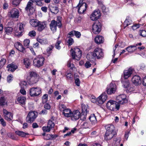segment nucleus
Returning a JSON list of instances; mask_svg holds the SVG:
<instances>
[{"instance_id": "1", "label": "nucleus", "mask_w": 146, "mask_h": 146, "mask_svg": "<svg viewBox=\"0 0 146 146\" xmlns=\"http://www.w3.org/2000/svg\"><path fill=\"white\" fill-rule=\"evenodd\" d=\"M61 21V18L60 16H58L56 21L52 20L50 25L51 30L53 32H55L57 30V26L59 28H61L62 26Z\"/></svg>"}, {"instance_id": "2", "label": "nucleus", "mask_w": 146, "mask_h": 146, "mask_svg": "<svg viewBox=\"0 0 146 146\" xmlns=\"http://www.w3.org/2000/svg\"><path fill=\"white\" fill-rule=\"evenodd\" d=\"M119 105L117 102L110 100L106 104L107 108L110 110L114 111L119 110Z\"/></svg>"}, {"instance_id": "3", "label": "nucleus", "mask_w": 146, "mask_h": 146, "mask_svg": "<svg viewBox=\"0 0 146 146\" xmlns=\"http://www.w3.org/2000/svg\"><path fill=\"white\" fill-rule=\"evenodd\" d=\"M70 52L73 59L79 60L81 58L82 55L81 51L78 48H75L71 50Z\"/></svg>"}, {"instance_id": "4", "label": "nucleus", "mask_w": 146, "mask_h": 146, "mask_svg": "<svg viewBox=\"0 0 146 146\" xmlns=\"http://www.w3.org/2000/svg\"><path fill=\"white\" fill-rule=\"evenodd\" d=\"M30 76L28 77L27 80L29 83L32 85L36 83L38 81V75L36 72H31Z\"/></svg>"}, {"instance_id": "5", "label": "nucleus", "mask_w": 146, "mask_h": 146, "mask_svg": "<svg viewBox=\"0 0 146 146\" xmlns=\"http://www.w3.org/2000/svg\"><path fill=\"white\" fill-rule=\"evenodd\" d=\"M107 99V96L106 93H103L101 95L97 98V99L92 98L91 99V101L93 103H98L100 104H102Z\"/></svg>"}, {"instance_id": "6", "label": "nucleus", "mask_w": 146, "mask_h": 146, "mask_svg": "<svg viewBox=\"0 0 146 146\" xmlns=\"http://www.w3.org/2000/svg\"><path fill=\"white\" fill-rule=\"evenodd\" d=\"M92 55L94 58H96L98 59H100L103 58L104 54L102 49L99 48H97L94 50L92 54Z\"/></svg>"}, {"instance_id": "7", "label": "nucleus", "mask_w": 146, "mask_h": 146, "mask_svg": "<svg viewBox=\"0 0 146 146\" xmlns=\"http://www.w3.org/2000/svg\"><path fill=\"white\" fill-rule=\"evenodd\" d=\"M30 95L31 97L38 96L41 93V89L39 87H32L29 90Z\"/></svg>"}, {"instance_id": "8", "label": "nucleus", "mask_w": 146, "mask_h": 146, "mask_svg": "<svg viewBox=\"0 0 146 146\" xmlns=\"http://www.w3.org/2000/svg\"><path fill=\"white\" fill-rule=\"evenodd\" d=\"M44 59V58L42 56L35 58L33 61L34 65L38 68L42 66L43 65Z\"/></svg>"}, {"instance_id": "9", "label": "nucleus", "mask_w": 146, "mask_h": 146, "mask_svg": "<svg viewBox=\"0 0 146 146\" xmlns=\"http://www.w3.org/2000/svg\"><path fill=\"white\" fill-rule=\"evenodd\" d=\"M37 115V112L32 111L29 112L26 117V121L28 123H31L33 122Z\"/></svg>"}, {"instance_id": "10", "label": "nucleus", "mask_w": 146, "mask_h": 146, "mask_svg": "<svg viewBox=\"0 0 146 146\" xmlns=\"http://www.w3.org/2000/svg\"><path fill=\"white\" fill-rule=\"evenodd\" d=\"M76 7L78 8V12L79 13L83 14L86 10L87 5L86 3L83 2V0H80L79 3Z\"/></svg>"}, {"instance_id": "11", "label": "nucleus", "mask_w": 146, "mask_h": 146, "mask_svg": "<svg viewBox=\"0 0 146 146\" xmlns=\"http://www.w3.org/2000/svg\"><path fill=\"white\" fill-rule=\"evenodd\" d=\"M101 23L99 22H96L92 25V31L95 34H98L101 31Z\"/></svg>"}, {"instance_id": "12", "label": "nucleus", "mask_w": 146, "mask_h": 146, "mask_svg": "<svg viewBox=\"0 0 146 146\" xmlns=\"http://www.w3.org/2000/svg\"><path fill=\"white\" fill-rule=\"evenodd\" d=\"M116 90V87L114 82L110 83L107 88V92L109 94H111L115 93Z\"/></svg>"}, {"instance_id": "13", "label": "nucleus", "mask_w": 146, "mask_h": 146, "mask_svg": "<svg viewBox=\"0 0 146 146\" xmlns=\"http://www.w3.org/2000/svg\"><path fill=\"white\" fill-rule=\"evenodd\" d=\"M126 96L124 94H121L118 96L116 98V100L117 102L119 104V106L120 105H123L127 102V100L126 99Z\"/></svg>"}, {"instance_id": "14", "label": "nucleus", "mask_w": 146, "mask_h": 146, "mask_svg": "<svg viewBox=\"0 0 146 146\" xmlns=\"http://www.w3.org/2000/svg\"><path fill=\"white\" fill-rule=\"evenodd\" d=\"M3 112L5 119L8 121H10L12 120L13 116L12 113L4 109H3Z\"/></svg>"}, {"instance_id": "15", "label": "nucleus", "mask_w": 146, "mask_h": 146, "mask_svg": "<svg viewBox=\"0 0 146 146\" xmlns=\"http://www.w3.org/2000/svg\"><path fill=\"white\" fill-rule=\"evenodd\" d=\"M80 116V113L79 111L76 110L72 112L70 117L72 120L75 121L78 119Z\"/></svg>"}, {"instance_id": "16", "label": "nucleus", "mask_w": 146, "mask_h": 146, "mask_svg": "<svg viewBox=\"0 0 146 146\" xmlns=\"http://www.w3.org/2000/svg\"><path fill=\"white\" fill-rule=\"evenodd\" d=\"M101 16L100 12L98 11L95 10L90 16V18L92 21H95L99 18Z\"/></svg>"}, {"instance_id": "17", "label": "nucleus", "mask_w": 146, "mask_h": 146, "mask_svg": "<svg viewBox=\"0 0 146 146\" xmlns=\"http://www.w3.org/2000/svg\"><path fill=\"white\" fill-rule=\"evenodd\" d=\"M9 13H10V16L12 18H18L19 16L18 10L15 8L11 10Z\"/></svg>"}, {"instance_id": "18", "label": "nucleus", "mask_w": 146, "mask_h": 146, "mask_svg": "<svg viewBox=\"0 0 146 146\" xmlns=\"http://www.w3.org/2000/svg\"><path fill=\"white\" fill-rule=\"evenodd\" d=\"M134 71V69L131 68H129L127 70H124L123 72L124 78L127 79L130 77Z\"/></svg>"}, {"instance_id": "19", "label": "nucleus", "mask_w": 146, "mask_h": 146, "mask_svg": "<svg viewBox=\"0 0 146 146\" xmlns=\"http://www.w3.org/2000/svg\"><path fill=\"white\" fill-rule=\"evenodd\" d=\"M132 81L133 84L135 85H138L141 83V80L140 76L135 75L132 79Z\"/></svg>"}, {"instance_id": "20", "label": "nucleus", "mask_w": 146, "mask_h": 146, "mask_svg": "<svg viewBox=\"0 0 146 146\" xmlns=\"http://www.w3.org/2000/svg\"><path fill=\"white\" fill-rule=\"evenodd\" d=\"M33 5V2L32 1L30 0L27 3L26 7L25 8V10L27 11H29L31 14H32L33 13V11H31V8H33L32 7V6Z\"/></svg>"}, {"instance_id": "21", "label": "nucleus", "mask_w": 146, "mask_h": 146, "mask_svg": "<svg viewBox=\"0 0 146 146\" xmlns=\"http://www.w3.org/2000/svg\"><path fill=\"white\" fill-rule=\"evenodd\" d=\"M46 26L45 22L39 21L37 26V30L39 31H42L46 27Z\"/></svg>"}, {"instance_id": "22", "label": "nucleus", "mask_w": 146, "mask_h": 146, "mask_svg": "<svg viewBox=\"0 0 146 146\" xmlns=\"http://www.w3.org/2000/svg\"><path fill=\"white\" fill-rule=\"evenodd\" d=\"M17 66L13 62L9 64L7 66V68H8V70L11 72H13L17 68Z\"/></svg>"}, {"instance_id": "23", "label": "nucleus", "mask_w": 146, "mask_h": 146, "mask_svg": "<svg viewBox=\"0 0 146 146\" xmlns=\"http://www.w3.org/2000/svg\"><path fill=\"white\" fill-rule=\"evenodd\" d=\"M116 134V133H112L111 132H106L104 137V139L106 141L110 140Z\"/></svg>"}, {"instance_id": "24", "label": "nucleus", "mask_w": 146, "mask_h": 146, "mask_svg": "<svg viewBox=\"0 0 146 146\" xmlns=\"http://www.w3.org/2000/svg\"><path fill=\"white\" fill-rule=\"evenodd\" d=\"M105 127L106 129V131L112 133H115L114 131L115 127L112 125H106Z\"/></svg>"}, {"instance_id": "25", "label": "nucleus", "mask_w": 146, "mask_h": 146, "mask_svg": "<svg viewBox=\"0 0 146 146\" xmlns=\"http://www.w3.org/2000/svg\"><path fill=\"white\" fill-rule=\"evenodd\" d=\"M104 40V37L100 35L97 36L95 39V42L98 44L102 43Z\"/></svg>"}, {"instance_id": "26", "label": "nucleus", "mask_w": 146, "mask_h": 146, "mask_svg": "<svg viewBox=\"0 0 146 146\" xmlns=\"http://www.w3.org/2000/svg\"><path fill=\"white\" fill-rule=\"evenodd\" d=\"M72 111L68 108H66L63 112L62 114L66 117H70L71 116Z\"/></svg>"}, {"instance_id": "27", "label": "nucleus", "mask_w": 146, "mask_h": 146, "mask_svg": "<svg viewBox=\"0 0 146 146\" xmlns=\"http://www.w3.org/2000/svg\"><path fill=\"white\" fill-rule=\"evenodd\" d=\"M137 44L136 45L130 46H128L126 48V50L129 52L132 53L137 49L136 46Z\"/></svg>"}, {"instance_id": "28", "label": "nucleus", "mask_w": 146, "mask_h": 146, "mask_svg": "<svg viewBox=\"0 0 146 146\" xmlns=\"http://www.w3.org/2000/svg\"><path fill=\"white\" fill-rule=\"evenodd\" d=\"M37 41L42 44H46L48 43V42L46 39L45 38H40L38 37L37 38Z\"/></svg>"}, {"instance_id": "29", "label": "nucleus", "mask_w": 146, "mask_h": 146, "mask_svg": "<svg viewBox=\"0 0 146 146\" xmlns=\"http://www.w3.org/2000/svg\"><path fill=\"white\" fill-rule=\"evenodd\" d=\"M26 99L23 96H20L17 99V101L21 105H25Z\"/></svg>"}, {"instance_id": "30", "label": "nucleus", "mask_w": 146, "mask_h": 146, "mask_svg": "<svg viewBox=\"0 0 146 146\" xmlns=\"http://www.w3.org/2000/svg\"><path fill=\"white\" fill-rule=\"evenodd\" d=\"M30 23L32 27H37L39 21L36 20L32 19L30 20Z\"/></svg>"}, {"instance_id": "31", "label": "nucleus", "mask_w": 146, "mask_h": 146, "mask_svg": "<svg viewBox=\"0 0 146 146\" xmlns=\"http://www.w3.org/2000/svg\"><path fill=\"white\" fill-rule=\"evenodd\" d=\"M7 101L6 98L4 97H1V106H4L7 105Z\"/></svg>"}, {"instance_id": "32", "label": "nucleus", "mask_w": 146, "mask_h": 146, "mask_svg": "<svg viewBox=\"0 0 146 146\" xmlns=\"http://www.w3.org/2000/svg\"><path fill=\"white\" fill-rule=\"evenodd\" d=\"M89 119L92 123L95 124L97 123V121L96 117L94 114L91 115L89 117Z\"/></svg>"}, {"instance_id": "33", "label": "nucleus", "mask_w": 146, "mask_h": 146, "mask_svg": "<svg viewBox=\"0 0 146 146\" xmlns=\"http://www.w3.org/2000/svg\"><path fill=\"white\" fill-rule=\"evenodd\" d=\"M132 22V21L129 17H127L124 23V25L125 27L131 24Z\"/></svg>"}, {"instance_id": "34", "label": "nucleus", "mask_w": 146, "mask_h": 146, "mask_svg": "<svg viewBox=\"0 0 146 146\" xmlns=\"http://www.w3.org/2000/svg\"><path fill=\"white\" fill-rule=\"evenodd\" d=\"M25 24H24L22 23H21L20 24L19 27V30L20 31V32H19L20 34H17V36H21L22 35V33L23 31L24 27H25Z\"/></svg>"}, {"instance_id": "35", "label": "nucleus", "mask_w": 146, "mask_h": 146, "mask_svg": "<svg viewBox=\"0 0 146 146\" xmlns=\"http://www.w3.org/2000/svg\"><path fill=\"white\" fill-rule=\"evenodd\" d=\"M23 63L27 68H28L30 65L29 60L28 58H25L24 60Z\"/></svg>"}, {"instance_id": "36", "label": "nucleus", "mask_w": 146, "mask_h": 146, "mask_svg": "<svg viewBox=\"0 0 146 146\" xmlns=\"http://www.w3.org/2000/svg\"><path fill=\"white\" fill-rule=\"evenodd\" d=\"M15 133L17 135L22 137H24L26 135H28V133L20 131H16Z\"/></svg>"}, {"instance_id": "37", "label": "nucleus", "mask_w": 146, "mask_h": 146, "mask_svg": "<svg viewBox=\"0 0 146 146\" xmlns=\"http://www.w3.org/2000/svg\"><path fill=\"white\" fill-rule=\"evenodd\" d=\"M5 31L6 33L8 34H11L13 31V29L10 27H6L5 28Z\"/></svg>"}, {"instance_id": "38", "label": "nucleus", "mask_w": 146, "mask_h": 146, "mask_svg": "<svg viewBox=\"0 0 146 146\" xmlns=\"http://www.w3.org/2000/svg\"><path fill=\"white\" fill-rule=\"evenodd\" d=\"M17 50L23 53H25L26 52L25 48L23 46L22 44L21 43H20L19 46Z\"/></svg>"}, {"instance_id": "39", "label": "nucleus", "mask_w": 146, "mask_h": 146, "mask_svg": "<svg viewBox=\"0 0 146 146\" xmlns=\"http://www.w3.org/2000/svg\"><path fill=\"white\" fill-rule=\"evenodd\" d=\"M54 123L51 120L48 121L47 126L50 128V130L54 127Z\"/></svg>"}, {"instance_id": "40", "label": "nucleus", "mask_w": 146, "mask_h": 146, "mask_svg": "<svg viewBox=\"0 0 146 146\" xmlns=\"http://www.w3.org/2000/svg\"><path fill=\"white\" fill-rule=\"evenodd\" d=\"M30 40L29 39H27L24 41V45L26 48H28L29 46Z\"/></svg>"}, {"instance_id": "41", "label": "nucleus", "mask_w": 146, "mask_h": 146, "mask_svg": "<svg viewBox=\"0 0 146 146\" xmlns=\"http://www.w3.org/2000/svg\"><path fill=\"white\" fill-rule=\"evenodd\" d=\"M61 43V41L58 40H57L55 46V48L56 49L58 50H59L60 49L61 47L60 46V44Z\"/></svg>"}, {"instance_id": "42", "label": "nucleus", "mask_w": 146, "mask_h": 146, "mask_svg": "<svg viewBox=\"0 0 146 146\" xmlns=\"http://www.w3.org/2000/svg\"><path fill=\"white\" fill-rule=\"evenodd\" d=\"M59 110L61 111H63L66 108V106L63 104H60L58 106Z\"/></svg>"}, {"instance_id": "43", "label": "nucleus", "mask_w": 146, "mask_h": 146, "mask_svg": "<svg viewBox=\"0 0 146 146\" xmlns=\"http://www.w3.org/2000/svg\"><path fill=\"white\" fill-rule=\"evenodd\" d=\"M59 10L57 7H54L52 8L51 11L52 13L56 14L58 12Z\"/></svg>"}, {"instance_id": "44", "label": "nucleus", "mask_w": 146, "mask_h": 146, "mask_svg": "<svg viewBox=\"0 0 146 146\" xmlns=\"http://www.w3.org/2000/svg\"><path fill=\"white\" fill-rule=\"evenodd\" d=\"M54 48L53 46L50 45L48 47L46 50L47 52L49 54H50L52 52V49Z\"/></svg>"}, {"instance_id": "45", "label": "nucleus", "mask_w": 146, "mask_h": 146, "mask_svg": "<svg viewBox=\"0 0 146 146\" xmlns=\"http://www.w3.org/2000/svg\"><path fill=\"white\" fill-rule=\"evenodd\" d=\"M21 88H27V83L25 81H22L20 84Z\"/></svg>"}, {"instance_id": "46", "label": "nucleus", "mask_w": 146, "mask_h": 146, "mask_svg": "<svg viewBox=\"0 0 146 146\" xmlns=\"http://www.w3.org/2000/svg\"><path fill=\"white\" fill-rule=\"evenodd\" d=\"M139 35L143 37L146 36V31L144 30L140 31L139 32Z\"/></svg>"}, {"instance_id": "47", "label": "nucleus", "mask_w": 146, "mask_h": 146, "mask_svg": "<svg viewBox=\"0 0 146 146\" xmlns=\"http://www.w3.org/2000/svg\"><path fill=\"white\" fill-rule=\"evenodd\" d=\"M70 37V36H68V38H69L67 41V42L70 45H72L74 42L73 39Z\"/></svg>"}, {"instance_id": "48", "label": "nucleus", "mask_w": 146, "mask_h": 146, "mask_svg": "<svg viewBox=\"0 0 146 146\" xmlns=\"http://www.w3.org/2000/svg\"><path fill=\"white\" fill-rule=\"evenodd\" d=\"M36 33L34 31H32L29 32L28 35L31 37H34L35 36Z\"/></svg>"}, {"instance_id": "49", "label": "nucleus", "mask_w": 146, "mask_h": 146, "mask_svg": "<svg viewBox=\"0 0 146 146\" xmlns=\"http://www.w3.org/2000/svg\"><path fill=\"white\" fill-rule=\"evenodd\" d=\"M42 129L44 132H48L50 130V128L47 126H43Z\"/></svg>"}, {"instance_id": "50", "label": "nucleus", "mask_w": 146, "mask_h": 146, "mask_svg": "<svg viewBox=\"0 0 146 146\" xmlns=\"http://www.w3.org/2000/svg\"><path fill=\"white\" fill-rule=\"evenodd\" d=\"M82 126L83 127L85 128H88L90 126L89 124L86 122H84Z\"/></svg>"}, {"instance_id": "51", "label": "nucleus", "mask_w": 146, "mask_h": 146, "mask_svg": "<svg viewBox=\"0 0 146 146\" xmlns=\"http://www.w3.org/2000/svg\"><path fill=\"white\" fill-rule=\"evenodd\" d=\"M6 60L5 58H2L1 60V67L3 66L5 64Z\"/></svg>"}, {"instance_id": "52", "label": "nucleus", "mask_w": 146, "mask_h": 146, "mask_svg": "<svg viewBox=\"0 0 146 146\" xmlns=\"http://www.w3.org/2000/svg\"><path fill=\"white\" fill-rule=\"evenodd\" d=\"M75 82L76 85L78 86H80V81L78 78H74Z\"/></svg>"}, {"instance_id": "53", "label": "nucleus", "mask_w": 146, "mask_h": 146, "mask_svg": "<svg viewBox=\"0 0 146 146\" xmlns=\"http://www.w3.org/2000/svg\"><path fill=\"white\" fill-rule=\"evenodd\" d=\"M82 113H87V109L85 106L84 105H82Z\"/></svg>"}, {"instance_id": "54", "label": "nucleus", "mask_w": 146, "mask_h": 146, "mask_svg": "<svg viewBox=\"0 0 146 146\" xmlns=\"http://www.w3.org/2000/svg\"><path fill=\"white\" fill-rule=\"evenodd\" d=\"M83 114L82 115H81L80 119L82 120H84L86 118V113H83Z\"/></svg>"}, {"instance_id": "55", "label": "nucleus", "mask_w": 146, "mask_h": 146, "mask_svg": "<svg viewBox=\"0 0 146 146\" xmlns=\"http://www.w3.org/2000/svg\"><path fill=\"white\" fill-rule=\"evenodd\" d=\"M1 124L3 127H5L6 125V123L4 119L2 118H1Z\"/></svg>"}, {"instance_id": "56", "label": "nucleus", "mask_w": 146, "mask_h": 146, "mask_svg": "<svg viewBox=\"0 0 146 146\" xmlns=\"http://www.w3.org/2000/svg\"><path fill=\"white\" fill-rule=\"evenodd\" d=\"M85 66L86 68H88L91 66V64L90 62L87 61L85 64Z\"/></svg>"}, {"instance_id": "57", "label": "nucleus", "mask_w": 146, "mask_h": 146, "mask_svg": "<svg viewBox=\"0 0 146 146\" xmlns=\"http://www.w3.org/2000/svg\"><path fill=\"white\" fill-rule=\"evenodd\" d=\"M48 95L47 94H45L43 96L42 99L43 101L46 102L48 100Z\"/></svg>"}, {"instance_id": "58", "label": "nucleus", "mask_w": 146, "mask_h": 146, "mask_svg": "<svg viewBox=\"0 0 146 146\" xmlns=\"http://www.w3.org/2000/svg\"><path fill=\"white\" fill-rule=\"evenodd\" d=\"M8 136L10 138H11V139H14L15 140L16 139V138L11 133H8L7 134Z\"/></svg>"}, {"instance_id": "59", "label": "nucleus", "mask_w": 146, "mask_h": 146, "mask_svg": "<svg viewBox=\"0 0 146 146\" xmlns=\"http://www.w3.org/2000/svg\"><path fill=\"white\" fill-rule=\"evenodd\" d=\"M44 139L46 140H51V137L50 134H47L44 137Z\"/></svg>"}, {"instance_id": "60", "label": "nucleus", "mask_w": 146, "mask_h": 146, "mask_svg": "<svg viewBox=\"0 0 146 146\" xmlns=\"http://www.w3.org/2000/svg\"><path fill=\"white\" fill-rule=\"evenodd\" d=\"M13 77V76L12 75H9L7 78V80L8 82L9 83L11 82L12 80V78Z\"/></svg>"}, {"instance_id": "61", "label": "nucleus", "mask_w": 146, "mask_h": 146, "mask_svg": "<svg viewBox=\"0 0 146 146\" xmlns=\"http://www.w3.org/2000/svg\"><path fill=\"white\" fill-rule=\"evenodd\" d=\"M74 35L78 38H79L80 37L81 34L80 32L77 31H75Z\"/></svg>"}, {"instance_id": "62", "label": "nucleus", "mask_w": 146, "mask_h": 146, "mask_svg": "<svg viewBox=\"0 0 146 146\" xmlns=\"http://www.w3.org/2000/svg\"><path fill=\"white\" fill-rule=\"evenodd\" d=\"M83 19V17H81L79 16L76 18L75 20L78 23H80L81 22L82 20Z\"/></svg>"}, {"instance_id": "63", "label": "nucleus", "mask_w": 146, "mask_h": 146, "mask_svg": "<svg viewBox=\"0 0 146 146\" xmlns=\"http://www.w3.org/2000/svg\"><path fill=\"white\" fill-rule=\"evenodd\" d=\"M44 108L47 110H49L50 108V106L49 104L46 103L44 104Z\"/></svg>"}, {"instance_id": "64", "label": "nucleus", "mask_w": 146, "mask_h": 146, "mask_svg": "<svg viewBox=\"0 0 146 146\" xmlns=\"http://www.w3.org/2000/svg\"><path fill=\"white\" fill-rule=\"evenodd\" d=\"M25 88H21L20 90V93L23 95H25L26 94V92L25 90Z\"/></svg>"}]
</instances>
